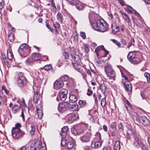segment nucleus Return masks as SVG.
I'll return each mask as SVG.
<instances>
[{
  "label": "nucleus",
  "mask_w": 150,
  "mask_h": 150,
  "mask_svg": "<svg viewBox=\"0 0 150 150\" xmlns=\"http://www.w3.org/2000/svg\"><path fill=\"white\" fill-rule=\"evenodd\" d=\"M21 127V125L19 123H17L15 127L12 130V136L13 138L18 139L22 137L24 134V132L21 130L19 128Z\"/></svg>",
  "instance_id": "1"
},
{
  "label": "nucleus",
  "mask_w": 150,
  "mask_h": 150,
  "mask_svg": "<svg viewBox=\"0 0 150 150\" xmlns=\"http://www.w3.org/2000/svg\"><path fill=\"white\" fill-rule=\"evenodd\" d=\"M18 51L22 57H25L30 54V49L28 45L23 44L20 46Z\"/></svg>",
  "instance_id": "2"
},
{
  "label": "nucleus",
  "mask_w": 150,
  "mask_h": 150,
  "mask_svg": "<svg viewBox=\"0 0 150 150\" xmlns=\"http://www.w3.org/2000/svg\"><path fill=\"white\" fill-rule=\"evenodd\" d=\"M128 59L132 63L137 64L140 62L142 60L139 59L136 56L134 52H130L127 55Z\"/></svg>",
  "instance_id": "3"
},
{
  "label": "nucleus",
  "mask_w": 150,
  "mask_h": 150,
  "mask_svg": "<svg viewBox=\"0 0 150 150\" xmlns=\"http://www.w3.org/2000/svg\"><path fill=\"white\" fill-rule=\"evenodd\" d=\"M17 81L20 87H22L25 85L26 80L22 73L19 72L18 73Z\"/></svg>",
  "instance_id": "4"
},
{
  "label": "nucleus",
  "mask_w": 150,
  "mask_h": 150,
  "mask_svg": "<svg viewBox=\"0 0 150 150\" xmlns=\"http://www.w3.org/2000/svg\"><path fill=\"white\" fill-rule=\"evenodd\" d=\"M46 149V144L44 142L38 144L37 147L34 146L33 144L30 146V150H45Z\"/></svg>",
  "instance_id": "5"
},
{
  "label": "nucleus",
  "mask_w": 150,
  "mask_h": 150,
  "mask_svg": "<svg viewBox=\"0 0 150 150\" xmlns=\"http://www.w3.org/2000/svg\"><path fill=\"white\" fill-rule=\"evenodd\" d=\"M134 145L137 147H140L142 150H146L145 145L141 142V139L137 137L135 139L134 142Z\"/></svg>",
  "instance_id": "6"
},
{
  "label": "nucleus",
  "mask_w": 150,
  "mask_h": 150,
  "mask_svg": "<svg viewBox=\"0 0 150 150\" xmlns=\"http://www.w3.org/2000/svg\"><path fill=\"white\" fill-rule=\"evenodd\" d=\"M61 144L63 146H65L68 149H70L73 148L74 143L71 142H69L65 139H62Z\"/></svg>",
  "instance_id": "7"
},
{
  "label": "nucleus",
  "mask_w": 150,
  "mask_h": 150,
  "mask_svg": "<svg viewBox=\"0 0 150 150\" xmlns=\"http://www.w3.org/2000/svg\"><path fill=\"white\" fill-rule=\"evenodd\" d=\"M69 104L67 102H64L60 103L59 105L58 109L60 112L65 111L67 108L69 107Z\"/></svg>",
  "instance_id": "8"
},
{
  "label": "nucleus",
  "mask_w": 150,
  "mask_h": 150,
  "mask_svg": "<svg viewBox=\"0 0 150 150\" xmlns=\"http://www.w3.org/2000/svg\"><path fill=\"white\" fill-rule=\"evenodd\" d=\"M36 111L38 118L39 119H41L43 114L42 111V105L41 104H39L36 106Z\"/></svg>",
  "instance_id": "9"
},
{
  "label": "nucleus",
  "mask_w": 150,
  "mask_h": 150,
  "mask_svg": "<svg viewBox=\"0 0 150 150\" xmlns=\"http://www.w3.org/2000/svg\"><path fill=\"white\" fill-rule=\"evenodd\" d=\"M101 23L102 21L100 20H98L96 21L93 23L92 24V25L93 29L98 31V30L100 29V24H101Z\"/></svg>",
  "instance_id": "10"
},
{
  "label": "nucleus",
  "mask_w": 150,
  "mask_h": 150,
  "mask_svg": "<svg viewBox=\"0 0 150 150\" xmlns=\"http://www.w3.org/2000/svg\"><path fill=\"white\" fill-rule=\"evenodd\" d=\"M139 120L140 122L144 126L149 125V120L145 116H142L139 117Z\"/></svg>",
  "instance_id": "11"
},
{
  "label": "nucleus",
  "mask_w": 150,
  "mask_h": 150,
  "mask_svg": "<svg viewBox=\"0 0 150 150\" xmlns=\"http://www.w3.org/2000/svg\"><path fill=\"white\" fill-rule=\"evenodd\" d=\"M124 87L126 91H132V87L131 83L129 81H125L123 83Z\"/></svg>",
  "instance_id": "12"
},
{
  "label": "nucleus",
  "mask_w": 150,
  "mask_h": 150,
  "mask_svg": "<svg viewBox=\"0 0 150 150\" xmlns=\"http://www.w3.org/2000/svg\"><path fill=\"white\" fill-rule=\"evenodd\" d=\"M74 4H76V8L79 10H83L86 6L85 4L79 1L78 0Z\"/></svg>",
  "instance_id": "13"
},
{
  "label": "nucleus",
  "mask_w": 150,
  "mask_h": 150,
  "mask_svg": "<svg viewBox=\"0 0 150 150\" xmlns=\"http://www.w3.org/2000/svg\"><path fill=\"white\" fill-rule=\"evenodd\" d=\"M99 30L98 31L101 32H105L108 30V27L107 24L104 23V21H102V23L100 24Z\"/></svg>",
  "instance_id": "14"
},
{
  "label": "nucleus",
  "mask_w": 150,
  "mask_h": 150,
  "mask_svg": "<svg viewBox=\"0 0 150 150\" xmlns=\"http://www.w3.org/2000/svg\"><path fill=\"white\" fill-rule=\"evenodd\" d=\"M79 116L77 113L70 114L69 117V123H71L77 119Z\"/></svg>",
  "instance_id": "15"
},
{
  "label": "nucleus",
  "mask_w": 150,
  "mask_h": 150,
  "mask_svg": "<svg viewBox=\"0 0 150 150\" xmlns=\"http://www.w3.org/2000/svg\"><path fill=\"white\" fill-rule=\"evenodd\" d=\"M90 134L88 133L80 137V139L83 142H87L90 141Z\"/></svg>",
  "instance_id": "16"
},
{
  "label": "nucleus",
  "mask_w": 150,
  "mask_h": 150,
  "mask_svg": "<svg viewBox=\"0 0 150 150\" xmlns=\"http://www.w3.org/2000/svg\"><path fill=\"white\" fill-rule=\"evenodd\" d=\"M54 87L56 88H60L64 86L63 82L62 81H56L54 83Z\"/></svg>",
  "instance_id": "17"
},
{
  "label": "nucleus",
  "mask_w": 150,
  "mask_h": 150,
  "mask_svg": "<svg viewBox=\"0 0 150 150\" xmlns=\"http://www.w3.org/2000/svg\"><path fill=\"white\" fill-rule=\"evenodd\" d=\"M107 76L109 79H112L113 80H115L116 76V73L114 70H113L109 73L107 75Z\"/></svg>",
  "instance_id": "18"
},
{
  "label": "nucleus",
  "mask_w": 150,
  "mask_h": 150,
  "mask_svg": "<svg viewBox=\"0 0 150 150\" xmlns=\"http://www.w3.org/2000/svg\"><path fill=\"white\" fill-rule=\"evenodd\" d=\"M112 32L113 34H115L120 30L118 26L115 24H112Z\"/></svg>",
  "instance_id": "19"
},
{
  "label": "nucleus",
  "mask_w": 150,
  "mask_h": 150,
  "mask_svg": "<svg viewBox=\"0 0 150 150\" xmlns=\"http://www.w3.org/2000/svg\"><path fill=\"white\" fill-rule=\"evenodd\" d=\"M68 130V127H63L61 129L60 135L63 137L66 136L67 134V132Z\"/></svg>",
  "instance_id": "20"
},
{
  "label": "nucleus",
  "mask_w": 150,
  "mask_h": 150,
  "mask_svg": "<svg viewBox=\"0 0 150 150\" xmlns=\"http://www.w3.org/2000/svg\"><path fill=\"white\" fill-rule=\"evenodd\" d=\"M127 134L128 135H130L133 134L135 131L134 129H132V127L130 125H128L127 126Z\"/></svg>",
  "instance_id": "21"
},
{
  "label": "nucleus",
  "mask_w": 150,
  "mask_h": 150,
  "mask_svg": "<svg viewBox=\"0 0 150 150\" xmlns=\"http://www.w3.org/2000/svg\"><path fill=\"white\" fill-rule=\"evenodd\" d=\"M4 91L6 94H8V92L7 90L4 86L2 87V90L0 91V97L1 98H3L5 100V101L6 100V98L5 96H4L3 97L2 96V92Z\"/></svg>",
  "instance_id": "22"
},
{
  "label": "nucleus",
  "mask_w": 150,
  "mask_h": 150,
  "mask_svg": "<svg viewBox=\"0 0 150 150\" xmlns=\"http://www.w3.org/2000/svg\"><path fill=\"white\" fill-rule=\"evenodd\" d=\"M32 57L35 61L39 60L41 59L40 55L36 53H33L32 55Z\"/></svg>",
  "instance_id": "23"
},
{
  "label": "nucleus",
  "mask_w": 150,
  "mask_h": 150,
  "mask_svg": "<svg viewBox=\"0 0 150 150\" xmlns=\"http://www.w3.org/2000/svg\"><path fill=\"white\" fill-rule=\"evenodd\" d=\"M120 142L119 140L116 141L113 150H120Z\"/></svg>",
  "instance_id": "24"
},
{
  "label": "nucleus",
  "mask_w": 150,
  "mask_h": 150,
  "mask_svg": "<svg viewBox=\"0 0 150 150\" xmlns=\"http://www.w3.org/2000/svg\"><path fill=\"white\" fill-rule=\"evenodd\" d=\"M40 95L39 94L38 92H35L34 94L33 98V102L36 103L37 102L38 100L39 99Z\"/></svg>",
  "instance_id": "25"
},
{
  "label": "nucleus",
  "mask_w": 150,
  "mask_h": 150,
  "mask_svg": "<svg viewBox=\"0 0 150 150\" xmlns=\"http://www.w3.org/2000/svg\"><path fill=\"white\" fill-rule=\"evenodd\" d=\"M101 145V143L99 141H97L94 144H91V146L93 148L96 149L100 147Z\"/></svg>",
  "instance_id": "26"
},
{
  "label": "nucleus",
  "mask_w": 150,
  "mask_h": 150,
  "mask_svg": "<svg viewBox=\"0 0 150 150\" xmlns=\"http://www.w3.org/2000/svg\"><path fill=\"white\" fill-rule=\"evenodd\" d=\"M69 101L72 103L76 102L77 100L76 96L74 95H70L69 97Z\"/></svg>",
  "instance_id": "27"
},
{
  "label": "nucleus",
  "mask_w": 150,
  "mask_h": 150,
  "mask_svg": "<svg viewBox=\"0 0 150 150\" xmlns=\"http://www.w3.org/2000/svg\"><path fill=\"white\" fill-rule=\"evenodd\" d=\"M105 72L113 69L111 65L107 63L104 67Z\"/></svg>",
  "instance_id": "28"
},
{
  "label": "nucleus",
  "mask_w": 150,
  "mask_h": 150,
  "mask_svg": "<svg viewBox=\"0 0 150 150\" xmlns=\"http://www.w3.org/2000/svg\"><path fill=\"white\" fill-rule=\"evenodd\" d=\"M122 15L124 19L127 22H129L130 21V19L129 16L126 13L121 12Z\"/></svg>",
  "instance_id": "29"
},
{
  "label": "nucleus",
  "mask_w": 150,
  "mask_h": 150,
  "mask_svg": "<svg viewBox=\"0 0 150 150\" xmlns=\"http://www.w3.org/2000/svg\"><path fill=\"white\" fill-rule=\"evenodd\" d=\"M19 108L20 107L19 106L15 105L12 108V111L13 113H17L19 110Z\"/></svg>",
  "instance_id": "30"
},
{
  "label": "nucleus",
  "mask_w": 150,
  "mask_h": 150,
  "mask_svg": "<svg viewBox=\"0 0 150 150\" xmlns=\"http://www.w3.org/2000/svg\"><path fill=\"white\" fill-rule=\"evenodd\" d=\"M71 132L73 135H75L77 134H82L83 132V131L81 132H78L74 128L72 127L71 129Z\"/></svg>",
  "instance_id": "31"
},
{
  "label": "nucleus",
  "mask_w": 150,
  "mask_h": 150,
  "mask_svg": "<svg viewBox=\"0 0 150 150\" xmlns=\"http://www.w3.org/2000/svg\"><path fill=\"white\" fill-rule=\"evenodd\" d=\"M70 109L71 110L73 111H78V105L77 104H74L72 105L70 108Z\"/></svg>",
  "instance_id": "32"
},
{
  "label": "nucleus",
  "mask_w": 150,
  "mask_h": 150,
  "mask_svg": "<svg viewBox=\"0 0 150 150\" xmlns=\"http://www.w3.org/2000/svg\"><path fill=\"white\" fill-rule=\"evenodd\" d=\"M86 103V102L85 100H80L79 102V104L81 107L85 106Z\"/></svg>",
  "instance_id": "33"
},
{
  "label": "nucleus",
  "mask_w": 150,
  "mask_h": 150,
  "mask_svg": "<svg viewBox=\"0 0 150 150\" xmlns=\"http://www.w3.org/2000/svg\"><path fill=\"white\" fill-rule=\"evenodd\" d=\"M35 62L32 57L28 58L26 61V63L28 65L31 64Z\"/></svg>",
  "instance_id": "34"
},
{
  "label": "nucleus",
  "mask_w": 150,
  "mask_h": 150,
  "mask_svg": "<svg viewBox=\"0 0 150 150\" xmlns=\"http://www.w3.org/2000/svg\"><path fill=\"white\" fill-rule=\"evenodd\" d=\"M73 59L74 60L77 62L79 60L80 57L77 54H71Z\"/></svg>",
  "instance_id": "35"
},
{
  "label": "nucleus",
  "mask_w": 150,
  "mask_h": 150,
  "mask_svg": "<svg viewBox=\"0 0 150 150\" xmlns=\"http://www.w3.org/2000/svg\"><path fill=\"white\" fill-rule=\"evenodd\" d=\"M100 90L104 94H105L106 92V86L104 84H102L100 85Z\"/></svg>",
  "instance_id": "36"
},
{
  "label": "nucleus",
  "mask_w": 150,
  "mask_h": 150,
  "mask_svg": "<svg viewBox=\"0 0 150 150\" xmlns=\"http://www.w3.org/2000/svg\"><path fill=\"white\" fill-rule=\"evenodd\" d=\"M144 76L147 79L148 83H150V74L147 72H145L144 74Z\"/></svg>",
  "instance_id": "37"
},
{
  "label": "nucleus",
  "mask_w": 150,
  "mask_h": 150,
  "mask_svg": "<svg viewBox=\"0 0 150 150\" xmlns=\"http://www.w3.org/2000/svg\"><path fill=\"white\" fill-rule=\"evenodd\" d=\"M57 18L59 22L62 23V16L61 14L60 13H58L57 15Z\"/></svg>",
  "instance_id": "38"
},
{
  "label": "nucleus",
  "mask_w": 150,
  "mask_h": 150,
  "mask_svg": "<svg viewBox=\"0 0 150 150\" xmlns=\"http://www.w3.org/2000/svg\"><path fill=\"white\" fill-rule=\"evenodd\" d=\"M67 95L65 94H59L60 98L62 101H64L67 99Z\"/></svg>",
  "instance_id": "39"
},
{
  "label": "nucleus",
  "mask_w": 150,
  "mask_h": 150,
  "mask_svg": "<svg viewBox=\"0 0 150 150\" xmlns=\"http://www.w3.org/2000/svg\"><path fill=\"white\" fill-rule=\"evenodd\" d=\"M116 123L115 122H113L111 124V127L114 131H115L116 130Z\"/></svg>",
  "instance_id": "40"
},
{
  "label": "nucleus",
  "mask_w": 150,
  "mask_h": 150,
  "mask_svg": "<svg viewBox=\"0 0 150 150\" xmlns=\"http://www.w3.org/2000/svg\"><path fill=\"white\" fill-rule=\"evenodd\" d=\"M7 58L9 60H11L13 58V56L12 54L9 51L8 52V51L7 50Z\"/></svg>",
  "instance_id": "41"
},
{
  "label": "nucleus",
  "mask_w": 150,
  "mask_h": 150,
  "mask_svg": "<svg viewBox=\"0 0 150 150\" xmlns=\"http://www.w3.org/2000/svg\"><path fill=\"white\" fill-rule=\"evenodd\" d=\"M43 68L46 71H48L52 69V67L50 65H47L44 66Z\"/></svg>",
  "instance_id": "42"
},
{
  "label": "nucleus",
  "mask_w": 150,
  "mask_h": 150,
  "mask_svg": "<svg viewBox=\"0 0 150 150\" xmlns=\"http://www.w3.org/2000/svg\"><path fill=\"white\" fill-rule=\"evenodd\" d=\"M111 41H112L114 43H115L116 45L120 47V42L115 39H112L110 40Z\"/></svg>",
  "instance_id": "43"
},
{
  "label": "nucleus",
  "mask_w": 150,
  "mask_h": 150,
  "mask_svg": "<svg viewBox=\"0 0 150 150\" xmlns=\"http://www.w3.org/2000/svg\"><path fill=\"white\" fill-rule=\"evenodd\" d=\"M8 38L11 42H13L14 40L13 35L12 34H11L8 35Z\"/></svg>",
  "instance_id": "44"
},
{
  "label": "nucleus",
  "mask_w": 150,
  "mask_h": 150,
  "mask_svg": "<svg viewBox=\"0 0 150 150\" xmlns=\"http://www.w3.org/2000/svg\"><path fill=\"white\" fill-rule=\"evenodd\" d=\"M106 104V100L105 98H103L101 101L100 104L101 106L103 108L105 106Z\"/></svg>",
  "instance_id": "45"
},
{
  "label": "nucleus",
  "mask_w": 150,
  "mask_h": 150,
  "mask_svg": "<svg viewBox=\"0 0 150 150\" xmlns=\"http://www.w3.org/2000/svg\"><path fill=\"white\" fill-rule=\"evenodd\" d=\"M35 128L34 127L32 126H30V132L31 135H33L34 134L35 131Z\"/></svg>",
  "instance_id": "46"
},
{
  "label": "nucleus",
  "mask_w": 150,
  "mask_h": 150,
  "mask_svg": "<svg viewBox=\"0 0 150 150\" xmlns=\"http://www.w3.org/2000/svg\"><path fill=\"white\" fill-rule=\"evenodd\" d=\"M51 9L53 11H55L57 10V8L55 6L54 4L52 2V5L51 6Z\"/></svg>",
  "instance_id": "47"
},
{
  "label": "nucleus",
  "mask_w": 150,
  "mask_h": 150,
  "mask_svg": "<svg viewBox=\"0 0 150 150\" xmlns=\"http://www.w3.org/2000/svg\"><path fill=\"white\" fill-rule=\"evenodd\" d=\"M68 93V91L67 90L65 89H62L60 91L59 94H67Z\"/></svg>",
  "instance_id": "48"
},
{
  "label": "nucleus",
  "mask_w": 150,
  "mask_h": 150,
  "mask_svg": "<svg viewBox=\"0 0 150 150\" xmlns=\"http://www.w3.org/2000/svg\"><path fill=\"white\" fill-rule=\"evenodd\" d=\"M72 64L76 70H77L79 67H80V66L77 63H73Z\"/></svg>",
  "instance_id": "49"
},
{
  "label": "nucleus",
  "mask_w": 150,
  "mask_h": 150,
  "mask_svg": "<svg viewBox=\"0 0 150 150\" xmlns=\"http://www.w3.org/2000/svg\"><path fill=\"white\" fill-rule=\"evenodd\" d=\"M104 48V47L103 45L99 46L96 49L95 51L96 52H97L100 50H103V49Z\"/></svg>",
  "instance_id": "50"
},
{
  "label": "nucleus",
  "mask_w": 150,
  "mask_h": 150,
  "mask_svg": "<svg viewBox=\"0 0 150 150\" xmlns=\"http://www.w3.org/2000/svg\"><path fill=\"white\" fill-rule=\"evenodd\" d=\"M127 11L129 13H132L133 12L132 11L133 10V8L132 7L129 6H128L127 7Z\"/></svg>",
  "instance_id": "51"
},
{
  "label": "nucleus",
  "mask_w": 150,
  "mask_h": 150,
  "mask_svg": "<svg viewBox=\"0 0 150 150\" xmlns=\"http://www.w3.org/2000/svg\"><path fill=\"white\" fill-rule=\"evenodd\" d=\"M84 68L83 67H79L78 69H77L78 71L80 72L81 74L84 72L83 69Z\"/></svg>",
  "instance_id": "52"
},
{
  "label": "nucleus",
  "mask_w": 150,
  "mask_h": 150,
  "mask_svg": "<svg viewBox=\"0 0 150 150\" xmlns=\"http://www.w3.org/2000/svg\"><path fill=\"white\" fill-rule=\"evenodd\" d=\"M28 146L27 145H26L22 146L20 150H27L28 149Z\"/></svg>",
  "instance_id": "53"
},
{
  "label": "nucleus",
  "mask_w": 150,
  "mask_h": 150,
  "mask_svg": "<svg viewBox=\"0 0 150 150\" xmlns=\"http://www.w3.org/2000/svg\"><path fill=\"white\" fill-rule=\"evenodd\" d=\"M127 105L129 106V107H131V106H132L131 104H130V103H129V102L128 101L126 100L125 103V106L126 107V108L127 110Z\"/></svg>",
  "instance_id": "54"
},
{
  "label": "nucleus",
  "mask_w": 150,
  "mask_h": 150,
  "mask_svg": "<svg viewBox=\"0 0 150 150\" xmlns=\"http://www.w3.org/2000/svg\"><path fill=\"white\" fill-rule=\"evenodd\" d=\"M62 79L64 81H67L69 80V77L68 76L65 75L63 76Z\"/></svg>",
  "instance_id": "55"
},
{
  "label": "nucleus",
  "mask_w": 150,
  "mask_h": 150,
  "mask_svg": "<svg viewBox=\"0 0 150 150\" xmlns=\"http://www.w3.org/2000/svg\"><path fill=\"white\" fill-rule=\"evenodd\" d=\"M4 2L3 0H0V9H2L3 7Z\"/></svg>",
  "instance_id": "56"
},
{
  "label": "nucleus",
  "mask_w": 150,
  "mask_h": 150,
  "mask_svg": "<svg viewBox=\"0 0 150 150\" xmlns=\"http://www.w3.org/2000/svg\"><path fill=\"white\" fill-rule=\"evenodd\" d=\"M80 35L83 39H85L86 38V34L84 32H82L81 33Z\"/></svg>",
  "instance_id": "57"
},
{
  "label": "nucleus",
  "mask_w": 150,
  "mask_h": 150,
  "mask_svg": "<svg viewBox=\"0 0 150 150\" xmlns=\"http://www.w3.org/2000/svg\"><path fill=\"white\" fill-rule=\"evenodd\" d=\"M84 48L85 49V52H88L89 51V46L88 45H86L84 46Z\"/></svg>",
  "instance_id": "58"
},
{
  "label": "nucleus",
  "mask_w": 150,
  "mask_h": 150,
  "mask_svg": "<svg viewBox=\"0 0 150 150\" xmlns=\"http://www.w3.org/2000/svg\"><path fill=\"white\" fill-rule=\"evenodd\" d=\"M63 55L64 56L65 59H68L69 58V55L66 52H64Z\"/></svg>",
  "instance_id": "59"
},
{
  "label": "nucleus",
  "mask_w": 150,
  "mask_h": 150,
  "mask_svg": "<svg viewBox=\"0 0 150 150\" xmlns=\"http://www.w3.org/2000/svg\"><path fill=\"white\" fill-rule=\"evenodd\" d=\"M92 93V91L90 90V89H88V92L87 93V95L88 96L91 95Z\"/></svg>",
  "instance_id": "60"
},
{
  "label": "nucleus",
  "mask_w": 150,
  "mask_h": 150,
  "mask_svg": "<svg viewBox=\"0 0 150 150\" xmlns=\"http://www.w3.org/2000/svg\"><path fill=\"white\" fill-rule=\"evenodd\" d=\"M68 1L70 3L74 4L75 3V2L77 1V0H66Z\"/></svg>",
  "instance_id": "61"
},
{
  "label": "nucleus",
  "mask_w": 150,
  "mask_h": 150,
  "mask_svg": "<svg viewBox=\"0 0 150 150\" xmlns=\"http://www.w3.org/2000/svg\"><path fill=\"white\" fill-rule=\"evenodd\" d=\"M118 127L119 129L122 130L123 129V127L122 123H120L118 125Z\"/></svg>",
  "instance_id": "62"
},
{
  "label": "nucleus",
  "mask_w": 150,
  "mask_h": 150,
  "mask_svg": "<svg viewBox=\"0 0 150 150\" xmlns=\"http://www.w3.org/2000/svg\"><path fill=\"white\" fill-rule=\"evenodd\" d=\"M105 52V57H106L107 55L108 54L109 52L106 50L104 47V49H103Z\"/></svg>",
  "instance_id": "63"
},
{
  "label": "nucleus",
  "mask_w": 150,
  "mask_h": 150,
  "mask_svg": "<svg viewBox=\"0 0 150 150\" xmlns=\"http://www.w3.org/2000/svg\"><path fill=\"white\" fill-rule=\"evenodd\" d=\"M46 26H47V28L48 29H49L51 31H53V30L52 29V28H51V26L47 24Z\"/></svg>",
  "instance_id": "64"
}]
</instances>
